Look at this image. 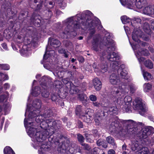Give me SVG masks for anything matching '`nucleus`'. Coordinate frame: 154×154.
Listing matches in <instances>:
<instances>
[{
  "label": "nucleus",
  "mask_w": 154,
  "mask_h": 154,
  "mask_svg": "<svg viewBox=\"0 0 154 154\" xmlns=\"http://www.w3.org/2000/svg\"><path fill=\"white\" fill-rule=\"evenodd\" d=\"M91 13L89 11H84L82 15L77 14L75 17H70L63 22L66 27L62 33L64 34L63 37H66L67 35L71 36V33L73 32L76 29L80 27L79 21L81 20V23L83 25L88 26L90 29L89 38H91L95 32V28L96 26L97 23L94 20H92L90 17Z\"/></svg>",
  "instance_id": "f257e3e1"
},
{
  "label": "nucleus",
  "mask_w": 154,
  "mask_h": 154,
  "mask_svg": "<svg viewBox=\"0 0 154 154\" xmlns=\"http://www.w3.org/2000/svg\"><path fill=\"white\" fill-rule=\"evenodd\" d=\"M50 119H47L43 121L40 124L41 128L43 129V130L37 131V128L35 126V122H29L27 123L26 119L24 120V123L25 127L27 129V133L29 135L33 140L39 142H42L47 138L48 136H50V138H51L53 142H56L59 143L58 140H55L54 138L51 137L52 135L54 133L53 127H51L50 128L47 129V127L49 126L48 123L51 122Z\"/></svg>",
  "instance_id": "f03ea898"
},
{
  "label": "nucleus",
  "mask_w": 154,
  "mask_h": 154,
  "mask_svg": "<svg viewBox=\"0 0 154 154\" xmlns=\"http://www.w3.org/2000/svg\"><path fill=\"white\" fill-rule=\"evenodd\" d=\"M109 81L111 84L118 86L117 89H116L113 91L112 95L116 98L119 102V99L128 92L129 85L127 84L123 85V83L121 82L119 77L115 73H112L110 75Z\"/></svg>",
  "instance_id": "7ed1b4c3"
},
{
  "label": "nucleus",
  "mask_w": 154,
  "mask_h": 154,
  "mask_svg": "<svg viewBox=\"0 0 154 154\" xmlns=\"http://www.w3.org/2000/svg\"><path fill=\"white\" fill-rule=\"evenodd\" d=\"M106 45L108 48L107 52L108 54L107 58L109 61L113 62L111 64L112 69H117L118 68L119 64L117 60L119 59L120 57L116 53L113 52L115 50L114 41L109 38H106Z\"/></svg>",
  "instance_id": "20e7f679"
},
{
  "label": "nucleus",
  "mask_w": 154,
  "mask_h": 154,
  "mask_svg": "<svg viewBox=\"0 0 154 154\" xmlns=\"http://www.w3.org/2000/svg\"><path fill=\"white\" fill-rule=\"evenodd\" d=\"M32 106L37 110H34L32 112H29L28 116L29 119H26V122L27 123L29 122L30 119H31L32 118L36 117L35 121L37 123H39L41 122V120L39 119L40 116H39V113L40 112L39 109L41 108V102L40 100L39 99H36L33 101L32 103Z\"/></svg>",
  "instance_id": "39448f33"
},
{
  "label": "nucleus",
  "mask_w": 154,
  "mask_h": 154,
  "mask_svg": "<svg viewBox=\"0 0 154 154\" xmlns=\"http://www.w3.org/2000/svg\"><path fill=\"white\" fill-rule=\"evenodd\" d=\"M120 122L124 126H127L125 130L126 134H136L139 131V127L137 126V123L132 120H120Z\"/></svg>",
  "instance_id": "423d86ee"
},
{
  "label": "nucleus",
  "mask_w": 154,
  "mask_h": 154,
  "mask_svg": "<svg viewBox=\"0 0 154 154\" xmlns=\"http://www.w3.org/2000/svg\"><path fill=\"white\" fill-rule=\"evenodd\" d=\"M40 82V85L42 87V95L45 98H48L49 97L50 93L48 91V85H52L51 79L49 77L46 76H44L39 79Z\"/></svg>",
  "instance_id": "0eeeda50"
},
{
  "label": "nucleus",
  "mask_w": 154,
  "mask_h": 154,
  "mask_svg": "<svg viewBox=\"0 0 154 154\" xmlns=\"http://www.w3.org/2000/svg\"><path fill=\"white\" fill-rule=\"evenodd\" d=\"M132 37L134 41L137 42L138 43L137 45H142L144 46H146L147 45V43L141 42L139 40V38L142 37L143 39L146 41L149 40L148 37L143 35V32L140 30H137V29H134L132 34Z\"/></svg>",
  "instance_id": "6e6552de"
},
{
  "label": "nucleus",
  "mask_w": 154,
  "mask_h": 154,
  "mask_svg": "<svg viewBox=\"0 0 154 154\" xmlns=\"http://www.w3.org/2000/svg\"><path fill=\"white\" fill-rule=\"evenodd\" d=\"M133 107L134 110H137L139 113L142 116L144 115L146 110L145 104L140 98H137L135 99L133 102Z\"/></svg>",
  "instance_id": "1a4fd4ad"
},
{
  "label": "nucleus",
  "mask_w": 154,
  "mask_h": 154,
  "mask_svg": "<svg viewBox=\"0 0 154 154\" xmlns=\"http://www.w3.org/2000/svg\"><path fill=\"white\" fill-rule=\"evenodd\" d=\"M124 66L122 65L121 67L117 69V73L118 76L121 80V82L123 84L128 85V72L126 69L124 68Z\"/></svg>",
  "instance_id": "9d476101"
},
{
  "label": "nucleus",
  "mask_w": 154,
  "mask_h": 154,
  "mask_svg": "<svg viewBox=\"0 0 154 154\" xmlns=\"http://www.w3.org/2000/svg\"><path fill=\"white\" fill-rule=\"evenodd\" d=\"M60 43L58 40L52 38L50 42V45H48L46 47V51L44 56L43 59L46 60L49 57V53H48V52L51 51L52 52H54L53 49L50 50L51 48H52V47L54 48H57L60 46Z\"/></svg>",
  "instance_id": "9b49d317"
},
{
  "label": "nucleus",
  "mask_w": 154,
  "mask_h": 154,
  "mask_svg": "<svg viewBox=\"0 0 154 154\" xmlns=\"http://www.w3.org/2000/svg\"><path fill=\"white\" fill-rule=\"evenodd\" d=\"M154 133V129L151 126L146 127L143 128L140 132L139 136L140 139H146L151 134Z\"/></svg>",
  "instance_id": "f8f14e48"
},
{
  "label": "nucleus",
  "mask_w": 154,
  "mask_h": 154,
  "mask_svg": "<svg viewBox=\"0 0 154 154\" xmlns=\"http://www.w3.org/2000/svg\"><path fill=\"white\" fill-rule=\"evenodd\" d=\"M124 100L123 105L121 106V107L124 112H128L130 110L132 98L130 96H127L124 98Z\"/></svg>",
  "instance_id": "ddd939ff"
},
{
  "label": "nucleus",
  "mask_w": 154,
  "mask_h": 154,
  "mask_svg": "<svg viewBox=\"0 0 154 154\" xmlns=\"http://www.w3.org/2000/svg\"><path fill=\"white\" fill-rule=\"evenodd\" d=\"M92 48L98 53L100 57H101L102 55L100 54V52L101 51L102 47L100 42L99 41L97 38L93 39V41L92 43ZM105 55L103 53L102 54V56H103Z\"/></svg>",
  "instance_id": "4468645a"
},
{
  "label": "nucleus",
  "mask_w": 154,
  "mask_h": 154,
  "mask_svg": "<svg viewBox=\"0 0 154 154\" xmlns=\"http://www.w3.org/2000/svg\"><path fill=\"white\" fill-rule=\"evenodd\" d=\"M139 46V45H134L132 46L134 52H137L136 53L138 55H139V56H148L149 55V53L147 50L143 48H140Z\"/></svg>",
  "instance_id": "2eb2a0df"
},
{
  "label": "nucleus",
  "mask_w": 154,
  "mask_h": 154,
  "mask_svg": "<svg viewBox=\"0 0 154 154\" xmlns=\"http://www.w3.org/2000/svg\"><path fill=\"white\" fill-rule=\"evenodd\" d=\"M130 146V149L131 150L136 152L143 146L141 142L137 140L132 141Z\"/></svg>",
  "instance_id": "dca6fc26"
},
{
  "label": "nucleus",
  "mask_w": 154,
  "mask_h": 154,
  "mask_svg": "<svg viewBox=\"0 0 154 154\" xmlns=\"http://www.w3.org/2000/svg\"><path fill=\"white\" fill-rule=\"evenodd\" d=\"M62 81L65 84L67 85L66 86L68 88L70 89V91L72 93L76 94L77 93L78 90L77 88L75 87L72 83L69 82L68 79L65 78L62 79Z\"/></svg>",
  "instance_id": "f3484780"
},
{
  "label": "nucleus",
  "mask_w": 154,
  "mask_h": 154,
  "mask_svg": "<svg viewBox=\"0 0 154 154\" xmlns=\"http://www.w3.org/2000/svg\"><path fill=\"white\" fill-rule=\"evenodd\" d=\"M8 95V93L6 92L4 94L0 96V103L2 104H3V106H5V110H6L8 107V103L7 102V100Z\"/></svg>",
  "instance_id": "a211bd4d"
},
{
  "label": "nucleus",
  "mask_w": 154,
  "mask_h": 154,
  "mask_svg": "<svg viewBox=\"0 0 154 154\" xmlns=\"http://www.w3.org/2000/svg\"><path fill=\"white\" fill-rule=\"evenodd\" d=\"M121 4L129 9H132L135 6L134 0H120Z\"/></svg>",
  "instance_id": "6ab92c4d"
},
{
  "label": "nucleus",
  "mask_w": 154,
  "mask_h": 154,
  "mask_svg": "<svg viewBox=\"0 0 154 154\" xmlns=\"http://www.w3.org/2000/svg\"><path fill=\"white\" fill-rule=\"evenodd\" d=\"M93 84L96 90L99 91L101 88L102 87L101 83L98 78H95L93 80Z\"/></svg>",
  "instance_id": "aec40b11"
},
{
  "label": "nucleus",
  "mask_w": 154,
  "mask_h": 154,
  "mask_svg": "<svg viewBox=\"0 0 154 154\" xmlns=\"http://www.w3.org/2000/svg\"><path fill=\"white\" fill-rule=\"evenodd\" d=\"M143 13L147 15H153V8L151 7H146L143 9Z\"/></svg>",
  "instance_id": "412c9836"
},
{
  "label": "nucleus",
  "mask_w": 154,
  "mask_h": 154,
  "mask_svg": "<svg viewBox=\"0 0 154 154\" xmlns=\"http://www.w3.org/2000/svg\"><path fill=\"white\" fill-rule=\"evenodd\" d=\"M69 140H66L63 141L62 144L60 146L63 150H66L71 146Z\"/></svg>",
  "instance_id": "4be33fe9"
},
{
  "label": "nucleus",
  "mask_w": 154,
  "mask_h": 154,
  "mask_svg": "<svg viewBox=\"0 0 154 154\" xmlns=\"http://www.w3.org/2000/svg\"><path fill=\"white\" fill-rule=\"evenodd\" d=\"M48 147L47 145L42 144L38 151L39 154H45V152L48 151Z\"/></svg>",
  "instance_id": "5701e85b"
},
{
  "label": "nucleus",
  "mask_w": 154,
  "mask_h": 154,
  "mask_svg": "<svg viewBox=\"0 0 154 154\" xmlns=\"http://www.w3.org/2000/svg\"><path fill=\"white\" fill-rule=\"evenodd\" d=\"M145 1V0H134L135 5L139 8H141L143 6Z\"/></svg>",
  "instance_id": "b1692460"
},
{
  "label": "nucleus",
  "mask_w": 154,
  "mask_h": 154,
  "mask_svg": "<svg viewBox=\"0 0 154 154\" xmlns=\"http://www.w3.org/2000/svg\"><path fill=\"white\" fill-rule=\"evenodd\" d=\"M118 111V109L116 106H113L109 108L107 112L110 115H113L117 114Z\"/></svg>",
  "instance_id": "393cba45"
},
{
  "label": "nucleus",
  "mask_w": 154,
  "mask_h": 154,
  "mask_svg": "<svg viewBox=\"0 0 154 154\" xmlns=\"http://www.w3.org/2000/svg\"><path fill=\"white\" fill-rule=\"evenodd\" d=\"M137 152V154H148V149L147 147L143 146Z\"/></svg>",
  "instance_id": "a878e982"
},
{
  "label": "nucleus",
  "mask_w": 154,
  "mask_h": 154,
  "mask_svg": "<svg viewBox=\"0 0 154 154\" xmlns=\"http://www.w3.org/2000/svg\"><path fill=\"white\" fill-rule=\"evenodd\" d=\"M40 88L38 86H36L31 93L33 96L36 97L40 94Z\"/></svg>",
  "instance_id": "bb28decb"
},
{
  "label": "nucleus",
  "mask_w": 154,
  "mask_h": 154,
  "mask_svg": "<svg viewBox=\"0 0 154 154\" xmlns=\"http://www.w3.org/2000/svg\"><path fill=\"white\" fill-rule=\"evenodd\" d=\"M142 71L145 79L149 80L152 78V76L150 74L143 70H142Z\"/></svg>",
  "instance_id": "cd10ccee"
},
{
  "label": "nucleus",
  "mask_w": 154,
  "mask_h": 154,
  "mask_svg": "<svg viewBox=\"0 0 154 154\" xmlns=\"http://www.w3.org/2000/svg\"><path fill=\"white\" fill-rule=\"evenodd\" d=\"M97 144L98 146H102L104 148H106L107 147L106 143H105L104 140L102 139L98 140L97 142Z\"/></svg>",
  "instance_id": "c85d7f7f"
},
{
  "label": "nucleus",
  "mask_w": 154,
  "mask_h": 154,
  "mask_svg": "<svg viewBox=\"0 0 154 154\" xmlns=\"http://www.w3.org/2000/svg\"><path fill=\"white\" fill-rule=\"evenodd\" d=\"M144 64L146 67L149 69H152L153 68V64L150 60H148L145 61Z\"/></svg>",
  "instance_id": "c756f323"
},
{
  "label": "nucleus",
  "mask_w": 154,
  "mask_h": 154,
  "mask_svg": "<svg viewBox=\"0 0 154 154\" xmlns=\"http://www.w3.org/2000/svg\"><path fill=\"white\" fill-rule=\"evenodd\" d=\"M4 154H15L13 150L9 146L5 147L4 149Z\"/></svg>",
  "instance_id": "7c9ffc66"
},
{
  "label": "nucleus",
  "mask_w": 154,
  "mask_h": 154,
  "mask_svg": "<svg viewBox=\"0 0 154 154\" xmlns=\"http://www.w3.org/2000/svg\"><path fill=\"white\" fill-rule=\"evenodd\" d=\"M121 18L122 23L124 24L129 23L131 21V19L126 16L121 17Z\"/></svg>",
  "instance_id": "2f4dec72"
},
{
  "label": "nucleus",
  "mask_w": 154,
  "mask_h": 154,
  "mask_svg": "<svg viewBox=\"0 0 154 154\" xmlns=\"http://www.w3.org/2000/svg\"><path fill=\"white\" fill-rule=\"evenodd\" d=\"M143 28L144 31L147 33H148L150 31L149 25L147 23H144Z\"/></svg>",
  "instance_id": "473e14b6"
},
{
  "label": "nucleus",
  "mask_w": 154,
  "mask_h": 154,
  "mask_svg": "<svg viewBox=\"0 0 154 154\" xmlns=\"http://www.w3.org/2000/svg\"><path fill=\"white\" fill-rule=\"evenodd\" d=\"M98 149L97 147H95L91 149L90 151L87 152V154H98Z\"/></svg>",
  "instance_id": "72a5a7b5"
},
{
  "label": "nucleus",
  "mask_w": 154,
  "mask_h": 154,
  "mask_svg": "<svg viewBox=\"0 0 154 154\" xmlns=\"http://www.w3.org/2000/svg\"><path fill=\"white\" fill-rule=\"evenodd\" d=\"M78 98L80 100L85 102L86 101L87 97L85 94H82L79 95Z\"/></svg>",
  "instance_id": "f704fd0d"
},
{
  "label": "nucleus",
  "mask_w": 154,
  "mask_h": 154,
  "mask_svg": "<svg viewBox=\"0 0 154 154\" xmlns=\"http://www.w3.org/2000/svg\"><path fill=\"white\" fill-rule=\"evenodd\" d=\"M53 115V113L51 110H48L45 112L43 115V116L45 118H49Z\"/></svg>",
  "instance_id": "c9c22d12"
},
{
  "label": "nucleus",
  "mask_w": 154,
  "mask_h": 154,
  "mask_svg": "<svg viewBox=\"0 0 154 154\" xmlns=\"http://www.w3.org/2000/svg\"><path fill=\"white\" fill-rule=\"evenodd\" d=\"M106 140L108 143L112 144L113 146L115 145V143L114 139L110 136H109L106 137Z\"/></svg>",
  "instance_id": "e433bc0d"
},
{
  "label": "nucleus",
  "mask_w": 154,
  "mask_h": 154,
  "mask_svg": "<svg viewBox=\"0 0 154 154\" xmlns=\"http://www.w3.org/2000/svg\"><path fill=\"white\" fill-rule=\"evenodd\" d=\"M53 84L54 86L57 88H60L62 87V85L61 82L58 80L55 81Z\"/></svg>",
  "instance_id": "4c0bfd02"
},
{
  "label": "nucleus",
  "mask_w": 154,
  "mask_h": 154,
  "mask_svg": "<svg viewBox=\"0 0 154 154\" xmlns=\"http://www.w3.org/2000/svg\"><path fill=\"white\" fill-rule=\"evenodd\" d=\"M59 53L61 54H64V56L65 57H67L69 55V53L66 51L65 49L62 48L58 51Z\"/></svg>",
  "instance_id": "58836bf2"
},
{
  "label": "nucleus",
  "mask_w": 154,
  "mask_h": 154,
  "mask_svg": "<svg viewBox=\"0 0 154 154\" xmlns=\"http://www.w3.org/2000/svg\"><path fill=\"white\" fill-rule=\"evenodd\" d=\"M152 88L151 85L148 83H145L143 85L144 90L145 91L147 92Z\"/></svg>",
  "instance_id": "ea45409f"
},
{
  "label": "nucleus",
  "mask_w": 154,
  "mask_h": 154,
  "mask_svg": "<svg viewBox=\"0 0 154 154\" xmlns=\"http://www.w3.org/2000/svg\"><path fill=\"white\" fill-rule=\"evenodd\" d=\"M82 111V106L80 105L77 106L75 110V113L76 115H81Z\"/></svg>",
  "instance_id": "a19ab883"
},
{
  "label": "nucleus",
  "mask_w": 154,
  "mask_h": 154,
  "mask_svg": "<svg viewBox=\"0 0 154 154\" xmlns=\"http://www.w3.org/2000/svg\"><path fill=\"white\" fill-rule=\"evenodd\" d=\"M8 76L6 74H4L0 72V80L3 79L4 80H8Z\"/></svg>",
  "instance_id": "79ce46f5"
},
{
  "label": "nucleus",
  "mask_w": 154,
  "mask_h": 154,
  "mask_svg": "<svg viewBox=\"0 0 154 154\" xmlns=\"http://www.w3.org/2000/svg\"><path fill=\"white\" fill-rule=\"evenodd\" d=\"M0 67L5 70H8L10 69L9 66L7 64H0Z\"/></svg>",
  "instance_id": "37998d69"
},
{
  "label": "nucleus",
  "mask_w": 154,
  "mask_h": 154,
  "mask_svg": "<svg viewBox=\"0 0 154 154\" xmlns=\"http://www.w3.org/2000/svg\"><path fill=\"white\" fill-rule=\"evenodd\" d=\"M77 138L79 141L82 144L84 142V138L83 137L81 134H78Z\"/></svg>",
  "instance_id": "c03bdc74"
},
{
  "label": "nucleus",
  "mask_w": 154,
  "mask_h": 154,
  "mask_svg": "<svg viewBox=\"0 0 154 154\" xmlns=\"http://www.w3.org/2000/svg\"><path fill=\"white\" fill-rule=\"evenodd\" d=\"M81 145L84 146L83 149H84L87 150L88 152L90 151V150L91 149V147L87 144L82 143Z\"/></svg>",
  "instance_id": "a18cd8bd"
},
{
  "label": "nucleus",
  "mask_w": 154,
  "mask_h": 154,
  "mask_svg": "<svg viewBox=\"0 0 154 154\" xmlns=\"http://www.w3.org/2000/svg\"><path fill=\"white\" fill-rule=\"evenodd\" d=\"M63 43L64 45L67 47H71L72 45V43L68 41H64L63 42Z\"/></svg>",
  "instance_id": "49530a36"
},
{
  "label": "nucleus",
  "mask_w": 154,
  "mask_h": 154,
  "mask_svg": "<svg viewBox=\"0 0 154 154\" xmlns=\"http://www.w3.org/2000/svg\"><path fill=\"white\" fill-rule=\"evenodd\" d=\"M90 100L93 102L96 101L97 100V97L96 96L94 95H91L89 97Z\"/></svg>",
  "instance_id": "de8ad7c7"
},
{
  "label": "nucleus",
  "mask_w": 154,
  "mask_h": 154,
  "mask_svg": "<svg viewBox=\"0 0 154 154\" xmlns=\"http://www.w3.org/2000/svg\"><path fill=\"white\" fill-rule=\"evenodd\" d=\"M92 133L94 136L95 137H98L99 136V134L98 132V131L96 129L93 130L92 131Z\"/></svg>",
  "instance_id": "09e8293b"
},
{
  "label": "nucleus",
  "mask_w": 154,
  "mask_h": 154,
  "mask_svg": "<svg viewBox=\"0 0 154 154\" xmlns=\"http://www.w3.org/2000/svg\"><path fill=\"white\" fill-rule=\"evenodd\" d=\"M101 68L102 72L104 73L106 72L107 70V66L106 65H105L103 66H102Z\"/></svg>",
  "instance_id": "8fccbe9b"
},
{
  "label": "nucleus",
  "mask_w": 154,
  "mask_h": 154,
  "mask_svg": "<svg viewBox=\"0 0 154 154\" xmlns=\"http://www.w3.org/2000/svg\"><path fill=\"white\" fill-rule=\"evenodd\" d=\"M87 117V115L86 116L85 115V116L83 117V119L84 120L85 122L87 123H91V119L90 118H88Z\"/></svg>",
  "instance_id": "3c124183"
},
{
  "label": "nucleus",
  "mask_w": 154,
  "mask_h": 154,
  "mask_svg": "<svg viewBox=\"0 0 154 154\" xmlns=\"http://www.w3.org/2000/svg\"><path fill=\"white\" fill-rule=\"evenodd\" d=\"M137 58L138 59L139 62L140 63L144 60V59L143 57H140V56H139V55H138L137 53L135 54Z\"/></svg>",
  "instance_id": "603ef678"
},
{
  "label": "nucleus",
  "mask_w": 154,
  "mask_h": 154,
  "mask_svg": "<svg viewBox=\"0 0 154 154\" xmlns=\"http://www.w3.org/2000/svg\"><path fill=\"white\" fill-rule=\"evenodd\" d=\"M130 91L132 93H133L136 90L135 87L133 85L130 86Z\"/></svg>",
  "instance_id": "864d4df0"
},
{
  "label": "nucleus",
  "mask_w": 154,
  "mask_h": 154,
  "mask_svg": "<svg viewBox=\"0 0 154 154\" xmlns=\"http://www.w3.org/2000/svg\"><path fill=\"white\" fill-rule=\"evenodd\" d=\"M51 99L52 101H55L57 99V97L55 95L53 94L51 95Z\"/></svg>",
  "instance_id": "5fc2aeb1"
},
{
  "label": "nucleus",
  "mask_w": 154,
  "mask_h": 154,
  "mask_svg": "<svg viewBox=\"0 0 154 154\" xmlns=\"http://www.w3.org/2000/svg\"><path fill=\"white\" fill-rule=\"evenodd\" d=\"M33 15L32 17H33ZM32 19V17L31 18V19L32 20V22H33V23H39L38 21H40V20L39 19H38V21L37 20V19L36 18V17L34 18L33 21V19Z\"/></svg>",
  "instance_id": "6e6d98bb"
},
{
  "label": "nucleus",
  "mask_w": 154,
  "mask_h": 154,
  "mask_svg": "<svg viewBox=\"0 0 154 154\" xmlns=\"http://www.w3.org/2000/svg\"><path fill=\"white\" fill-rule=\"evenodd\" d=\"M92 104L95 106L99 107L100 105V104L98 102H93L92 103Z\"/></svg>",
  "instance_id": "4d7b16f0"
},
{
  "label": "nucleus",
  "mask_w": 154,
  "mask_h": 154,
  "mask_svg": "<svg viewBox=\"0 0 154 154\" xmlns=\"http://www.w3.org/2000/svg\"><path fill=\"white\" fill-rule=\"evenodd\" d=\"M10 85L9 84L6 83L4 85V88L5 89H7L9 88Z\"/></svg>",
  "instance_id": "13d9d810"
},
{
  "label": "nucleus",
  "mask_w": 154,
  "mask_h": 154,
  "mask_svg": "<svg viewBox=\"0 0 154 154\" xmlns=\"http://www.w3.org/2000/svg\"><path fill=\"white\" fill-rule=\"evenodd\" d=\"M5 118L4 117H2L0 120V123H1V126H2L4 122Z\"/></svg>",
  "instance_id": "bf43d9fd"
},
{
  "label": "nucleus",
  "mask_w": 154,
  "mask_h": 154,
  "mask_svg": "<svg viewBox=\"0 0 154 154\" xmlns=\"http://www.w3.org/2000/svg\"><path fill=\"white\" fill-rule=\"evenodd\" d=\"M108 154H115V152L114 150L111 149L108 151Z\"/></svg>",
  "instance_id": "052dcab7"
},
{
  "label": "nucleus",
  "mask_w": 154,
  "mask_h": 154,
  "mask_svg": "<svg viewBox=\"0 0 154 154\" xmlns=\"http://www.w3.org/2000/svg\"><path fill=\"white\" fill-rule=\"evenodd\" d=\"M3 48L5 50H8V48L6 44L5 43H3L2 45Z\"/></svg>",
  "instance_id": "680f3d73"
},
{
  "label": "nucleus",
  "mask_w": 154,
  "mask_h": 154,
  "mask_svg": "<svg viewBox=\"0 0 154 154\" xmlns=\"http://www.w3.org/2000/svg\"><path fill=\"white\" fill-rule=\"evenodd\" d=\"M151 27L154 30V20L151 22Z\"/></svg>",
  "instance_id": "e2e57ef3"
},
{
  "label": "nucleus",
  "mask_w": 154,
  "mask_h": 154,
  "mask_svg": "<svg viewBox=\"0 0 154 154\" xmlns=\"http://www.w3.org/2000/svg\"><path fill=\"white\" fill-rule=\"evenodd\" d=\"M44 67L45 68H46V69H49L50 68V66L49 65H47L46 64H44Z\"/></svg>",
  "instance_id": "0e129e2a"
},
{
  "label": "nucleus",
  "mask_w": 154,
  "mask_h": 154,
  "mask_svg": "<svg viewBox=\"0 0 154 154\" xmlns=\"http://www.w3.org/2000/svg\"><path fill=\"white\" fill-rule=\"evenodd\" d=\"M149 119L151 121L154 122V119L153 118V117L152 116H149L148 117Z\"/></svg>",
  "instance_id": "69168bd1"
},
{
  "label": "nucleus",
  "mask_w": 154,
  "mask_h": 154,
  "mask_svg": "<svg viewBox=\"0 0 154 154\" xmlns=\"http://www.w3.org/2000/svg\"><path fill=\"white\" fill-rule=\"evenodd\" d=\"M30 110V109L29 108V106H28V105H27V108L25 114V116H26V114H27L28 112Z\"/></svg>",
  "instance_id": "338daca9"
},
{
  "label": "nucleus",
  "mask_w": 154,
  "mask_h": 154,
  "mask_svg": "<svg viewBox=\"0 0 154 154\" xmlns=\"http://www.w3.org/2000/svg\"><path fill=\"white\" fill-rule=\"evenodd\" d=\"M150 142L154 143V136L151 137V140H150Z\"/></svg>",
  "instance_id": "774afa93"
}]
</instances>
